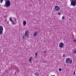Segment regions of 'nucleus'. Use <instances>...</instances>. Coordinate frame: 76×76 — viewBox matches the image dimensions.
<instances>
[{"mask_svg":"<svg viewBox=\"0 0 76 76\" xmlns=\"http://www.w3.org/2000/svg\"><path fill=\"white\" fill-rule=\"evenodd\" d=\"M5 1V4L3 6L6 7H9L11 5L10 1L9 0H4Z\"/></svg>","mask_w":76,"mask_h":76,"instance_id":"1","label":"nucleus"},{"mask_svg":"<svg viewBox=\"0 0 76 76\" xmlns=\"http://www.w3.org/2000/svg\"><path fill=\"white\" fill-rule=\"evenodd\" d=\"M71 2V6H75L76 5V0H70Z\"/></svg>","mask_w":76,"mask_h":76,"instance_id":"2","label":"nucleus"},{"mask_svg":"<svg viewBox=\"0 0 76 76\" xmlns=\"http://www.w3.org/2000/svg\"><path fill=\"white\" fill-rule=\"evenodd\" d=\"M3 28L1 26H0V34L1 35L3 34Z\"/></svg>","mask_w":76,"mask_h":76,"instance_id":"3","label":"nucleus"},{"mask_svg":"<svg viewBox=\"0 0 76 76\" xmlns=\"http://www.w3.org/2000/svg\"><path fill=\"white\" fill-rule=\"evenodd\" d=\"M70 61V58H68L66 59V63H69Z\"/></svg>","mask_w":76,"mask_h":76,"instance_id":"4","label":"nucleus"},{"mask_svg":"<svg viewBox=\"0 0 76 76\" xmlns=\"http://www.w3.org/2000/svg\"><path fill=\"white\" fill-rule=\"evenodd\" d=\"M55 9L56 10H57V11L59 10H60V7L57 6H56L55 7Z\"/></svg>","mask_w":76,"mask_h":76,"instance_id":"5","label":"nucleus"},{"mask_svg":"<svg viewBox=\"0 0 76 76\" xmlns=\"http://www.w3.org/2000/svg\"><path fill=\"white\" fill-rule=\"evenodd\" d=\"M28 31H26V32L25 33V34L24 35L25 37H28Z\"/></svg>","mask_w":76,"mask_h":76,"instance_id":"6","label":"nucleus"},{"mask_svg":"<svg viewBox=\"0 0 76 76\" xmlns=\"http://www.w3.org/2000/svg\"><path fill=\"white\" fill-rule=\"evenodd\" d=\"M63 46V43L62 42H61L60 43H59V47L60 48H61Z\"/></svg>","mask_w":76,"mask_h":76,"instance_id":"7","label":"nucleus"},{"mask_svg":"<svg viewBox=\"0 0 76 76\" xmlns=\"http://www.w3.org/2000/svg\"><path fill=\"white\" fill-rule=\"evenodd\" d=\"M33 35L34 37H36L38 35V32H35L33 34Z\"/></svg>","mask_w":76,"mask_h":76,"instance_id":"8","label":"nucleus"},{"mask_svg":"<svg viewBox=\"0 0 76 76\" xmlns=\"http://www.w3.org/2000/svg\"><path fill=\"white\" fill-rule=\"evenodd\" d=\"M26 24V21L25 20L23 21V26H25Z\"/></svg>","mask_w":76,"mask_h":76,"instance_id":"9","label":"nucleus"},{"mask_svg":"<svg viewBox=\"0 0 76 76\" xmlns=\"http://www.w3.org/2000/svg\"><path fill=\"white\" fill-rule=\"evenodd\" d=\"M39 73H38V72H36L35 73V75L36 76H39Z\"/></svg>","mask_w":76,"mask_h":76,"instance_id":"10","label":"nucleus"},{"mask_svg":"<svg viewBox=\"0 0 76 76\" xmlns=\"http://www.w3.org/2000/svg\"><path fill=\"white\" fill-rule=\"evenodd\" d=\"M12 25H15V23H14V22H13V21H12Z\"/></svg>","mask_w":76,"mask_h":76,"instance_id":"11","label":"nucleus"},{"mask_svg":"<svg viewBox=\"0 0 76 76\" xmlns=\"http://www.w3.org/2000/svg\"><path fill=\"white\" fill-rule=\"evenodd\" d=\"M69 63L70 64H71L72 63V59H71V60L70 59Z\"/></svg>","mask_w":76,"mask_h":76,"instance_id":"12","label":"nucleus"},{"mask_svg":"<svg viewBox=\"0 0 76 76\" xmlns=\"http://www.w3.org/2000/svg\"><path fill=\"white\" fill-rule=\"evenodd\" d=\"M10 20L11 21V22H12V18L11 17H10Z\"/></svg>","mask_w":76,"mask_h":76,"instance_id":"13","label":"nucleus"},{"mask_svg":"<svg viewBox=\"0 0 76 76\" xmlns=\"http://www.w3.org/2000/svg\"><path fill=\"white\" fill-rule=\"evenodd\" d=\"M76 49L74 50V54H76Z\"/></svg>","mask_w":76,"mask_h":76,"instance_id":"14","label":"nucleus"},{"mask_svg":"<svg viewBox=\"0 0 76 76\" xmlns=\"http://www.w3.org/2000/svg\"><path fill=\"white\" fill-rule=\"evenodd\" d=\"M31 59H32V57H31L30 58V59L29 60V61H32V60H31Z\"/></svg>","mask_w":76,"mask_h":76,"instance_id":"15","label":"nucleus"},{"mask_svg":"<svg viewBox=\"0 0 76 76\" xmlns=\"http://www.w3.org/2000/svg\"><path fill=\"white\" fill-rule=\"evenodd\" d=\"M3 0H0V2L1 3H3Z\"/></svg>","mask_w":76,"mask_h":76,"instance_id":"16","label":"nucleus"},{"mask_svg":"<svg viewBox=\"0 0 76 76\" xmlns=\"http://www.w3.org/2000/svg\"><path fill=\"white\" fill-rule=\"evenodd\" d=\"M44 54H46V53H47V51H45L44 52Z\"/></svg>","mask_w":76,"mask_h":76,"instance_id":"17","label":"nucleus"},{"mask_svg":"<svg viewBox=\"0 0 76 76\" xmlns=\"http://www.w3.org/2000/svg\"><path fill=\"white\" fill-rule=\"evenodd\" d=\"M59 71H60V72L61 71V68H59Z\"/></svg>","mask_w":76,"mask_h":76,"instance_id":"18","label":"nucleus"},{"mask_svg":"<svg viewBox=\"0 0 76 76\" xmlns=\"http://www.w3.org/2000/svg\"><path fill=\"white\" fill-rule=\"evenodd\" d=\"M62 19H64V16H63V17H62Z\"/></svg>","mask_w":76,"mask_h":76,"instance_id":"19","label":"nucleus"},{"mask_svg":"<svg viewBox=\"0 0 76 76\" xmlns=\"http://www.w3.org/2000/svg\"><path fill=\"white\" fill-rule=\"evenodd\" d=\"M35 55L36 56H37V53H35Z\"/></svg>","mask_w":76,"mask_h":76,"instance_id":"20","label":"nucleus"},{"mask_svg":"<svg viewBox=\"0 0 76 76\" xmlns=\"http://www.w3.org/2000/svg\"><path fill=\"white\" fill-rule=\"evenodd\" d=\"M58 15H60V13L59 12V13H58Z\"/></svg>","mask_w":76,"mask_h":76,"instance_id":"21","label":"nucleus"},{"mask_svg":"<svg viewBox=\"0 0 76 76\" xmlns=\"http://www.w3.org/2000/svg\"><path fill=\"white\" fill-rule=\"evenodd\" d=\"M64 56H65V55L64 54L63 55V57H64Z\"/></svg>","mask_w":76,"mask_h":76,"instance_id":"22","label":"nucleus"},{"mask_svg":"<svg viewBox=\"0 0 76 76\" xmlns=\"http://www.w3.org/2000/svg\"><path fill=\"white\" fill-rule=\"evenodd\" d=\"M74 42H76V39H75L74 40Z\"/></svg>","mask_w":76,"mask_h":76,"instance_id":"23","label":"nucleus"},{"mask_svg":"<svg viewBox=\"0 0 76 76\" xmlns=\"http://www.w3.org/2000/svg\"><path fill=\"white\" fill-rule=\"evenodd\" d=\"M74 75H75V71H74Z\"/></svg>","mask_w":76,"mask_h":76,"instance_id":"24","label":"nucleus"},{"mask_svg":"<svg viewBox=\"0 0 76 76\" xmlns=\"http://www.w3.org/2000/svg\"><path fill=\"white\" fill-rule=\"evenodd\" d=\"M39 4H41V2H39Z\"/></svg>","mask_w":76,"mask_h":76,"instance_id":"25","label":"nucleus"},{"mask_svg":"<svg viewBox=\"0 0 76 76\" xmlns=\"http://www.w3.org/2000/svg\"><path fill=\"white\" fill-rule=\"evenodd\" d=\"M16 72H15L14 73V74H16Z\"/></svg>","mask_w":76,"mask_h":76,"instance_id":"26","label":"nucleus"},{"mask_svg":"<svg viewBox=\"0 0 76 76\" xmlns=\"http://www.w3.org/2000/svg\"><path fill=\"white\" fill-rule=\"evenodd\" d=\"M71 20V18H69V20Z\"/></svg>","mask_w":76,"mask_h":76,"instance_id":"27","label":"nucleus"},{"mask_svg":"<svg viewBox=\"0 0 76 76\" xmlns=\"http://www.w3.org/2000/svg\"><path fill=\"white\" fill-rule=\"evenodd\" d=\"M39 1H41V0H38Z\"/></svg>","mask_w":76,"mask_h":76,"instance_id":"28","label":"nucleus"},{"mask_svg":"<svg viewBox=\"0 0 76 76\" xmlns=\"http://www.w3.org/2000/svg\"><path fill=\"white\" fill-rule=\"evenodd\" d=\"M53 76H55V75H54Z\"/></svg>","mask_w":76,"mask_h":76,"instance_id":"29","label":"nucleus"},{"mask_svg":"<svg viewBox=\"0 0 76 76\" xmlns=\"http://www.w3.org/2000/svg\"><path fill=\"white\" fill-rule=\"evenodd\" d=\"M7 23H9V22H8Z\"/></svg>","mask_w":76,"mask_h":76,"instance_id":"30","label":"nucleus"},{"mask_svg":"<svg viewBox=\"0 0 76 76\" xmlns=\"http://www.w3.org/2000/svg\"><path fill=\"white\" fill-rule=\"evenodd\" d=\"M52 76H53V75H52Z\"/></svg>","mask_w":76,"mask_h":76,"instance_id":"31","label":"nucleus"}]
</instances>
